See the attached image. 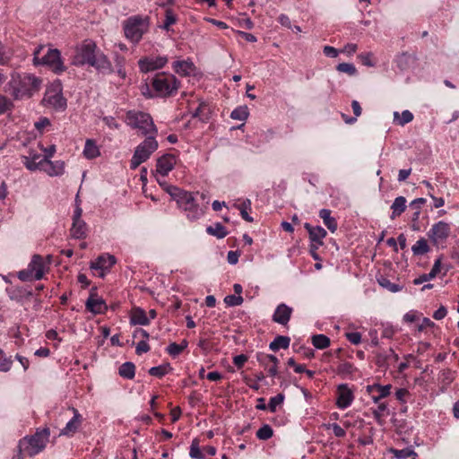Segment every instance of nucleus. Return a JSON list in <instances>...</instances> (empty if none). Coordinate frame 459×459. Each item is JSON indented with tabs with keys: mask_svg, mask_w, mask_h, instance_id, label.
<instances>
[{
	"mask_svg": "<svg viewBox=\"0 0 459 459\" xmlns=\"http://www.w3.org/2000/svg\"><path fill=\"white\" fill-rule=\"evenodd\" d=\"M40 84V79L26 73H13L8 82L10 93L16 100L30 98L39 90Z\"/></svg>",
	"mask_w": 459,
	"mask_h": 459,
	"instance_id": "nucleus-1",
	"label": "nucleus"
},
{
	"mask_svg": "<svg viewBox=\"0 0 459 459\" xmlns=\"http://www.w3.org/2000/svg\"><path fill=\"white\" fill-rule=\"evenodd\" d=\"M165 190L177 202L178 207L186 212L189 220H198L204 214V210L199 206L191 192L175 186H167Z\"/></svg>",
	"mask_w": 459,
	"mask_h": 459,
	"instance_id": "nucleus-2",
	"label": "nucleus"
},
{
	"mask_svg": "<svg viewBox=\"0 0 459 459\" xmlns=\"http://www.w3.org/2000/svg\"><path fill=\"white\" fill-rule=\"evenodd\" d=\"M33 64L34 65H46L56 74H60L66 70L60 51L43 45H39L34 49Z\"/></svg>",
	"mask_w": 459,
	"mask_h": 459,
	"instance_id": "nucleus-3",
	"label": "nucleus"
},
{
	"mask_svg": "<svg viewBox=\"0 0 459 459\" xmlns=\"http://www.w3.org/2000/svg\"><path fill=\"white\" fill-rule=\"evenodd\" d=\"M50 431L48 428L38 429L32 436H26L19 441L20 451H24L32 457L43 451L48 442Z\"/></svg>",
	"mask_w": 459,
	"mask_h": 459,
	"instance_id": "nucleus-4",
	"label": "nucleus"
},
{
	"mask_svg": "<svg viewBox=\"0 0 459 459\" xmlns=\"http://www.w3.org/2000/svg\"><path fill=\"white\" fill-rule=\"evenodd\" d=\"M149 17L134 15L131 16L124 22L123 29L125 36L132 43H138L144 33L149 30Z\"/></svg>",
	"mask_w": 459,
	"mask_h": 459,
	"instance_id": "nucleus-5",
	"label": "nucleus"
},
{
	"mask_svg": "<svg viewBox=\"0 0 459 459\" xmlns=\"http://www.w3.org/2000/svg\"><path fill=\"white\" fill-rule=\"evenodd\" d=\"M126 122L132 128L138 129L143 135L157 134V127L148 113L129 110L126 115Z\"/></svg>",
	"mask_w": 459,
	"mask_h": 459,
	"instance_id": "nucleus-6",
	"label": "nucleus"
},
{
	"mask_svg": "<svg viewBox=\"0 0 459 459\" xmlns=\"http://www.w3.org/2000/svg\"><path fill=\"white\" fill-rule=\"evenodd\" d=\"M152 85L155 95L166 98L175 94L180 85L175 75L169 73H158L152 79Z\"/></svg>",
	"mask_w": 459,
	"mask_h": 459,
	"instance_id": "nucleus-7",
	"label": "nucleus"
},
{
	"mask_svg": "<svg viewBox=\"0 0 459 459\" xmlns=\"http://www.w3.org/2000/svg\"><path fill=\"white\" fill-rule=\"evenodd\" d=\"M158 146L159 144L154 135L147 136L145 140L135 148L130 161V168L135 169L143 162L146 161L152 153L158 149Z\"/></svg>",
	"mask_w": 459,
	"mask_h": 459,
	"instance_id": "nucleus-8",
	"label": "nucleus"
},
{
	"mask_svg": "<svg viewBox=\"0 0 459 459\" xmlns=\"http://www.w3.org/2000/svg\"><path fill=\"white\" fill-rule=\"evenodd\" d=\"M98 51L99 48L94 41L91 39L84 40L77 48V54L74 58L73 64L75 65H90Z\"/></svg>",
	"mask_w": 459,
	"mask_h": 459,
	"instance_id": "nucleus-9",
	"label": "nucleus"
},
{
	"mask_svg": "<svg viewBox=\"0 0 459 459\" xmlns=\"http://www.w3.org/2000/svg\"><path fill=\"white\" fill-rule=\"evenodd\" d=\"M450 233V225L443 221H440L432 225L431 229L428 232V237L434 245H437L446 241Z\"/></svg>",
	"mask_w": 459,
	"mask_h": 459,
	"instance_id": "nucleus-10",
	"label": "nucleus"
},
{
	"mask_svg": "<svg viewBox=\"0 0 459 459\" xmlns=\"http://www.w3.org/2000/svg\"><path fill=\"white\" fill-rule=\"evenodd\" d=\"M91 61L90 66L95 68L100 74H110L115 71L108 57L100 49Z\"/></svg>",
	"mask_w": 459,
	"mask_h": 459,
	"instance_id": "nucleus-11",
	"label": "nucleus"
},
{
	"mask_svg": "<svg viewBox=\"0 0 459 459\" xmlns=\"http://www.w3.org/2000/svg\"><path fill=\"white\" fill-rule=\"evenodd\" d=\"M86 309L92 314H105L108 311V306L105 300L96 292L91 291L89 298L85 302Z\"/></svg>",
	"mask_w": 459,
	"mask_h": 459,
	"instance_id": "nucleus-12",
	"label": "nucleus"
},
{
	"mask_svg": "<svg viewBox=\"0 0 459 459\" xmlns=\"http://www.w3.org/2000/svg\"><path fill=\"white\" fill-rule=\"evenodd\" d=\"M168 62L166 56L144 57L138 61V65L143 73H148L162 68Z\"/></svg>",
	"mask_w": 459,
	"mask_h": 459,
	"instance_id": "nucleus-13",
	"label": "nucleus"
},
{
	"mask_svg": "<svg viewBox=\"0 0 459 459\" xmlns=\"http://www.w3.org/2000/svg\"><path fill=\"white\" fill-rule=\"evenodd\" d=\"M116 264V258L111 255H101L91 263V269L99 271V276L104 277L106 271Z\"/></svg>",
	"mask_w": 459,
	"mask_h": 459,
	"instance_id": "nucleus-14",
	"label": "nucleus"
},
{
	"mask_svg": "<svg viewBox=\"0 0 459 459\" xmlns=\"http://www.w3.org/2000/svg\"><path fill=\"white\" fill-rule=\"evenodd\" d=\"M43 100L56 109H65L66 107V100L54 89L47 90Z\"/></svg>",
	"mask_w": 459,
	"mask_h": 459,
	"instance_id": "nucleus-15",
	"label": "nucleus"
},
{
	"mask_svg": "<svg viewBox=\"0 0 459 459\" xmlns=\"http://www.w3.org/2000/svg\"><path fill=\"white\" fill-rule=\"evenodd\" d=\"M338 396L336 400V404L340 409H346L353 402L354 395L351 390L345 384H342L338 386Z\"/></svg>",
	"mask_w": 459,
	"mask_h": 459,
	"instance_id": "nucleus-16",
	"label": "nucleus"
},
{
	"mask_svg": "<svg viewBox=\"0 0 459 459\" xmlns=\"http://www.w3.org/2000/svg\"><path fill=\"white\" fill-rule=\"evenodd\" d=\"M175 164L176 157L173 154H164L157 160L156 171L165 177L173 169Z\"/></svg>",
	"mask_w": 459,
	"mask_h": 459,
	"instance_id": "nucleus-17",
	"label": "nucleus"
},
{
	"mask_svg": "<svg viewBox=\"0 0 459 459\" xmlns=\"http://www.w3.org/2000/svg\"><path fill=\"white\" fill-rule=\"evenodd\" d=\"M420 319V317H404L410 329L415 332L421 333L434 326V323L429 317H423L421 322Z\"/></svg>",
	"mask_w": 459,
	"mask_h": 459,
	"instance_id": "nucleus-18",
	"label": "nucleus"
},
{
	"mask_svg": "<svg viewBox=\"0 0 459 459\" xmlns=\"http://www.w3.org/2000/svg\"><path fill=\"white\" fill-rule=\"evenodd\" d=\"M391 385H380L374 384L367 386V392L371 394V398L375 403H378L379 401L390 394Z\"/></svg>",
	"mask_w": 459,
	"mask_h": 459,
	"instance_id": "nucleus-19",
	"label": "nucleus"
},
{
	"mask_svg": "<svg viewBox=\"0 0 459 459\" xmlns=\"http://www.w3.org/2000/svg\"><path fill=\"white\" fill-rule=\"evenodd\" d=\"M74 412L73 418L66 423L65 427L60 431V435L71 437L73 436L79 429L82 422V415L79 411L72 408Z\"/></svg>",
	"mask_w": 459,
	"mask_h": 459,
	"instance_id": "nucleus-20",
	"label": "nucleus"
},
{
	"mask_svg": "<svg viewBox=\"0 0 459 459\" xmlns=\"http://www.w3.org/2000/svg\"><path fill=\"white\" fill-rule=\"evenodd\" d=\"M304 228L307 230L309 235V239L312 243H317L318 245H323L324 238L326 237V230L321 226H312L309 223L306 222L304 224Z\"/></svg>",
	"mask_w": 459,
	"mask_h": 459,
	"instance_id": "nucleus-21",
	"label": "nucleus"
},
{
	"mask_svg": "<svg viewBox=\"0 0 459 459\" xmlns=\"http://www.w3.org/2000/svg\"><path fill=\"white\" fill-rule=\"evenodd\" d=\"M28 267L34 274V280H40L44 275V262L39 255H34Z\"/></svg>",
	"mask_w": 459,
	"mask_h": 459,
	"instance_id": "nucleus-22",
	"label": "nucleus"
},
{
	"mask_svg": "<svg viewBox=\"0 0 459 459\" xmlns=\"http://www.w3.org/2000/svg\"><path fill=\"white\" fill-rule=\"evenodd\" d=\"M70 231L72 237L74 238H85L87 236V225L82 220L73 221Z\"/></svg>",
	"mask_w": 459,
	"mask_h": 459,
	"instance_id": "nucleus-23",
	"label": "nucleus"
},
{
	"mask_svg": "<svg viewBox=\"0 0 459 459\" xmlns=\"http://www.w3.org/2000/svg\"><path fill=\"white\" fill-rule=\"evenodd\" d=\"M331 210L321 209L319 211V217L323 220L324 224L331 232H334L337 230L338 224L336 219L331 216Z\"/></svg>",
	"mask_w": 459,
	"mask_h": 459,
	"instance_id": "nucleus-24",
	"label": "nucleus"
},
{
	"mask_svg": "<svg viewBox=\"0 0 459 459\" xmlns=\"http://www.w3.org/2000/svg\"><path fill=\"white\" fill-rule=\"evenodd\" d=\"M173 68L176 73L180 75H189L195 69V65L191 61L181 60L173 63Z\"/></svg>",
	"mask_w": 459,
	"mask_h": 459,
	"instance_id": "nucleus-25",
	"label": "nucleus"
},
{
	"mask_svg": "<svg viewBox=\"0 0 459 459\" xmlns=\"http://www.w3.org/2000/svg\"><path fill=\"white\" fill-rule=\"evenodd\" d=\"M45 165H48V169H44L45 171L51 177L61 176L65 172V162L62 160L56 161H46Z\"/></svg>",
	"mask_w": 459,
	"mask_h": 459,
	"instance_id": "nucleus-26",
	"label": "nucleus"
},
{
	"mask_svg": "<svg viewBox=\"0 0 459 459\" xmlns=\"http://www.w3.org/2000/svg\"><path fill=\"white\" fill-rule=\"evenodd\" d=\"M392 215L391 219L394 220L400 216L406 209V199L403 196H398L394 199L391 205Z\"/></svg>",
	"mask_w": 459,
	"mask_h": 459,
	"instance_id": "nucleus-27",
	"label": "nucleus"
},
{
	"mask_svg": "<svg viewBox=\"0 0 459 459\" xmlns=\"http://www.w3.org/2000/svg\"><path fill=\"white\" fill-rule=\"evenodd\" d=\"M120 377L126 379H133L135 376V366L133 362L126 361L118 368Z\"/></svg>",
	"mask_w": 459,
	"mask_h": 459,
	"instance_id": "nucleus-28",
	"label": "nucleus"
},
{
	"mask_svg": "<svg viewBox=\"0 0 459 459\" xmlns=\"http://www.w3.org/2000/svg\"><path fill=\"white\" fill-rule=\"evenodd\" d=\"M311 342L316 349L324 350L330 346L331 341L325 334H314L311 336Z\"/></svg>",
	"mask_w": 459,
	"mask_h": 459,
	"instance_id": "nucleus-29",
	"label": "nucleus"
},
{
	"mask_svg": "<svg viewBox=\"0 0 459 459\" xmlns=\"http://www.w3.org/2000/svg\"><path fill=\"white\" fill-rule=\"evenodd\" d=\"M290 343V337L283 336V335H278L270 343L269 348L273 351H277L280 349H287V348H289Z\"/></svg>",
	"mask_w": 459,
	"mask_h": 459,
	"instance_id": "nucleus-30",
	"label": "nucleus"
},
{
	"mask_svg": "<svg viewBox=\"0 0 459 459\" xmlns=\"http://www.w3.org/2000/svg\"><path fill=\"white\" fill-rule=\"evenodd\" d=\"M206 232L212 236H215L218 238H223L228 235V231L225 227L220 223L216 222L213 225H210L206 228Z\"/></svg>",
	"mask_w": 459,
	"mask_h": 459,
	"instance_id": "nucleus-31",
	"label": "nucleus"
},
{
	"mask_svg": "<svg viewBox=\"0 0 459 459\" xmlns=\"http://www.w3.org/2000/svg\"><path fill=\"white\" fill-rule=\"evenodd\" d=\"M172 369L173 368L169 363H165L151 368L148 372L152 377L161 378L162 377L172 371Z\"/></svg>",
	"mask_w": 459,
	"mask_h": 459,
	"instance_id": "nucleus-32",
	"label": "nucleus"
},
{
	"mask_svg": "<svg viewBox=\"0 0 459 459\" xmlns=\"http://www.w3.org/2000/svg\"><path fill=\"white\" fill-rule=\"evenodd\" d=\"M83 154L87 159H94L100 155V151L93 140H86Z\"/></svg>",
	"mask_w": 459,
	"mask_h": 459,
	"instance_id": "nucleus-33",
	"label": "nucleus"
},
{
	"mask_svg": "<svg viewBox=\"0 0 459 459\" xmlns=\"http://www.w3.org/2000/svg\"><path fill=\"white\" fill-rule=\"evenodd\" d=\"M378 284L390 292L395 293L403 290V286L397 283L391 282L389 279L385 276L377 278Z\"/></svg>",
	"mask_w": 459,
	"mask_h": 459,
	"instance_id": "nucleus-34",
	"label": "nucleus"
},
{
	"mask_svg": "<svg viewBox=\"0 0 459 459\" xmlns=\"http://www.w3.org/2000/svg\"><path fill=\"white\" fill-rule=\"evenodd\" d=\"M235 206L239 210L243 220L247 222H252L254 221L247 212V211L251 210V201L249 199H246L240 204H235Z\"/></svg>",
	"mask_w": 459,
	"mask_h": 459,
	"instance_id": "nucleus-35",
	"label": "nucleus"
},
{
	"mask_svg": "<svg viewBox=\"0 0 459 459\" xmlns=\"http://www.w3.org/2000/svg\"><path fill=\"white\" fill-rule=\"evenodd\" d=\"M391 452L394 455L397 459H406L411 457L416 459L417 454L411 447H405L403 449H392Z\"/></svg>",
	"mask_w": 459,
	"mask_h": 459,
	"instance_id": "nucleus-36",
	"label": "nucleus"
},
{
	"mask_svg": "<svg viewBox=\"0 0 459 459\" xmlns=\"http://www.w3.org/2000/svg\"><path fill=\"white\" fill-rule=\"evenodd\" d=\"M414 255H421L429 251V247L425 238H420L411 247Z\"/></svg>",
	"mask_w": 459,
	"mask_h": 459,
	"instance_id": "nucleus-37",
	"label": "nucleus"
},
{
	"mask_svg": "<svg viewBox=\"0 0 459 459\" xmlns=\"http://www.w3.org/2000/svg\"><path fill=\"white\" fill-rule=\"evenodd\" d=\"M187 347V342L184 340L181 343L171 342L167 348V352L173 358L178 356Z\"/></svg>",
	"mask_w": 459,
	"mask_h": 459,
	"instance_id": "nucleus-38",
	"label": "nucleus"
},
{
	"mask_svg": "<svg viewBox=\"0 0 459 459\" xmlns=\"http://www.w3.org/2000/svg\"><path fill=\"white\" fill-rule=\"evenodd\" d=\"M40 156L39 154H35L32 159H29L28 157H23L24 161L23 164L27 169L30 171H34L39 168H43L45 164H41L40 160L37 161Z\"/></svg>",
	"mask_w": 459,
	"mask_h": 459,
	"instance_id": "nucleus-39",
	"label": "nucleus"
},
{
	"mask_svg": "<svg viewBox=\"0 0 459 459\" xmlns=\"http://www.w3.org/2000/svg\"><path fill=\"white\" fill-rule=\"evenodd\" d=\"M210 108L207 104L202 102L195 110L193 117H199L202 121H206L209 118Z\"/></svg>",
	"mask_w": 459,
	"mask_h": 459,
	"instance_id": "nucleus-40",
	"label": "nucleus"
},
{
	"mask_svg": "<svg viewBox=\"0 0 459 459\" xmlns=\"http://www.w3.org/2000/svg\"><path fill=\"white\" fill-rule=\"evenodd\" d=\"M248 108L247 106H239L236 108L230 114L232 119L244 121L248 117Z\"/></svg>",
	"mask_w": 459,
	"mask_h": 459,
	"instance_id": "nucleus-41",
	"label": "nucleus"
},
{
	"mask_svg": "<svg viewBox=\"0 0 459 459\" xmlns=\"http://www.w3.org/2000/svg\"><path fill=\"white\" fill-rule=\"evenodd\" d=\"M177 22V16L171 9L165 11V21L161 29L167 31L170 30V26Z\"/></svg>",
	"mask_w": 459,
	"mask_h": 459,
	"instance_id": "nucleus-42",
	"label": "nucleus"
},
{
	"mask_svg": "<svg viewBox=\"0 0 459 459\" xmlns=\"http://www.w3.org/2000/svg\"><path fill=\"white\" fill-rule=\"evenodd\" d=\"M256 437L260 440H268L273 435L272 427L268 424H264L257 431Z\"/></svg>",
	"mask_w": 459,
	"mask_h": 459,
	"instance_id": "nucleus-43",
	"label": "nucleus"
},
{
	"mask_svg": "<svg viewBox=\"0 0 459 459\" xmlns=\"http://www.w3.org/2000/svg\"><path fill=\"white\" fill-rule=\"evenodd\" d=\"M336 70L341 73H345L351 76L357 74V69L353 64L351 63H341L336 66Z\"/></svg>",
	"mask_w": 459,
	"mask_h": 459,
	"instance_id": "nucleus-44",
	"label": "nucleus"
},
{
	"mask_svg": "<svg viewBox=\"0 0 459 459\" xmlns=\"http://www.w3.org/2000/svg\"><path fill=\"white\" fill-rule=\"evenodd\" d=\"M284 401V394H278L277 395L271 397L268 403V409L270 411L274 412L277 406L281 405Z\"/></svg>",
	"mask_w": 459,
	"mask_h": 459,
	"instance_id": "nucleus-45",
	"label": "nucleus"
},
{
	"mask_svg": "<svg viewBox=\"0 0 459 459\" xmlns=\"http://www.w3.org/2000/svg\"><path fill=\"white\" fill-rule=\"evenodd\" d=\"M116 63V72L122 78L125 79L126 73L124 68L125 58L119 55H116L115 56Z\"/></svg>",
	"mask_w": 459,
	"mask_h": 459,
	"instance_id": "nucleus-46",
	"label": "nucleus"
},
{
	"mask_svg": "<svg viewBox=\"0 0 459 459\" xmlns=\"http://www.w3.org/2000/svg\"><path fill=\"white\" fill-rule=\"evenodd\" d=\"M12 53L10 48L0 42V65H6L10 61Z\"/></svg>",
	"mask_w": 459,
	"mask_h": 459,
	"instance_id": "nucleus-47",
	"label": "nucleus"
},
{
	"mask_svg": "<svg viewBox=\"0 0 459 459\" xmlns=\"http://www.w3.org/2000/svg\"><path fill=\"white\" fill-rule=\"evenodd\" d=\"M224 302L228 307L239 306L243 303V298L238 295H227L224 298Z\"/></svg>",
	"mask_w": 459,
	"mask_h": 459,
	"instance_id": "nucleus-48",
	"label": "nucleus"
},
{
	"mask_svg": "<svg viewBox=\"0 0 459 459\" xmlns=\"http://www.w3.org/2000/svg\"><path fill=\"white\" fill-rule=\"evenodd\" d=\"M189 455H190V457L195 458V459H203L204 458V455L199 447L198 441L196 439H194L191 444Z\"/></svg>",
	"mask_w": 459,
	"mask_h": 459,
	"instance_id": "nucleus-49",
	"label": "nucleus"
},
{
	"mask_svg": "<svg viewBox=\"0 0 459 459\" xmlns=\"http://www.w3.org/2000/svg\"><path fill=\"white\" fill-rule=\"evenodd\" d=\"M354 371V366L350 362L341 363L337 367V373L342 375H350Z\"/></svg>",
	"mask_w": 459,
	"mask_h": 459,
	"instance_id": "nucleus-50",
	"label": "nucleus"
},
{
	"mask_svg": "<svg viewBox=\"0 0 459 459\" xmlns=\"http://www.w3.org/2000/svg\"><path fill=\"white\" fill-rule=\"evenodd\" d=\"M345 337L354 345H358L361 342V334L359 332H347L345 333Z\"/></svg>",
	"mask_w": 459,
	"mask_h": 459,
	"instance_id": "nucleus-51",
	"label": "nucleus"
},
{
	"mask_svg": "<svg viewBox=\"0 0 459 459\" xmlns=\"http://www.w3.org/2000/svg\"><path fill=\"white\" fill-rule=\"evenodd\" d=\"M258 360L264 365H267L268 362H272L273 365H278L279 363L278 359L272 354H262L258 356Z\"/></svg>",
	"mask_w": 459,
	"mask_h": 459,
	"instance_id": "nucleus-52",
	"label": "nucleus"
},
{
	"mask_svg": "<svg viewBox=\"0 0 459 459\" xmlns=\"http://www.w3.org/2000/svg\"><path fill=\"white\" fill-rule=\"evenodd\" d=\"M292 308L285 304H281L277 307L273 316H290Z\"/></svg>",
	"mask_w": 459,
	"mask_h": 459,
	"instance_id": "nucleus-53",
	"label": "nucleus"
},
{
	"mask_svg": "<svg viewBox=\"0 0 459 459\" xmlns=\"http://www.w3.org/2000/svg\"><path fill=\"white\" fill-rule=\"evenodd\" d=\"M102 121L110 129H119L120 127V125L116 121L115 117L111 116L103 117Z\"/></svg>",
	"mask_w": 459,
	"mask_h": 459,
	"instance_id": "nucleus-54",
	"label": "nucleus"
},
{
	"mask_svg": "<svg viewBox=\"0 0 459 459\" xmlns=\"http://www.w3.org/2000/svg\"><path fill=\"white\" fill-rule=\"evenodd\" d=\"M12 106V102L6 97L0 95V114L5 113Z\"/></svg>",
	"mask_w": 459,
	"mask_h": 459,
	"instance_id": "nucleus-55",
	"label": "nucleus"
},
{
	"mask_svg": "<svg viewBox=\"0 0 459 459\" xmlns=\"http://www.w3.org/2000/svg\"><path fill=\"white\" fill-rule=\"evenodd\" d=\"M413 119V114L409 110H404L402 112L401 118L398 120V124L400 126H404Z\"/></svg>",
	"mask_w": 459,
	"mask_h": 459,
	"instance_id": "nucleus-56",
	"label": "nucleus"
},
{
	"mask_svg": "<svg viewBox=\"0 0 459 459\" xmlns=\"http://www.w3.org/2000/svg\"><path fill=\"white\" fill-rule=\"evenodd\" d=\"M18 277L22 281H29L34 279V274L31 273V270L28 267L26 270L20 271L18 273Z\"/></svg>",
	"mask_w": 459,
	"mask_h": 459,
	"instance_id": "nucleus-57",
	"label": "nucleus"
},
{
	"mask_svg": "<svg viewBox=\"0 0 459 459\" xmlns=\"http://www.w3.org/2000/svg\"><path fill=\"white\" fill-rule=\"evenodd\" d=\"M45 157L40 160L41 164H45L46 161L50 160L49 159L54 155L56 152V146L51 145L48 148L44 149Z\"/></svg>",
	"mask_w": 459,
	"mask_h": 459,
	"instance_id": "nucleus-58",
	"label": "nucleus"
},
{
	"mask_svg": "<svg viewBox=\"0 0 459 459\" xmlns=\"http://www.w3.org/2000/svg\"><path fill=\"white\" fill-rule=\"evenodd\" d=\"M149 350L150 345L148 344V342L146 341H140L136 345L135 352L136 354L141 355L142 353L149 351Z\"/></svg>",
	"mask_w": 459,
	"mask_h": 459,
	"instance_id": "nucleus-59",
	"label": "nucleus"
},
{
	"mask_svg": "<svg viewBox=\"0 0 459 459\" xmlns=\"http://www.w3.org/2000/svg\"><path fill=\"white\" fill-rule=\"evenodd\" d=\"M247 357L245 354H239L233 358V364L240 369L247 362Z\"/></svg>",
	"mask_w": 459,
	"mask_h": 459,
	"instance_id": "nucleus-60",
	"label": "nucleus"
},
{
	"mask_svg": "<svg viewBox=\"0 0 459 459\" xmlns=\"http://www.w3.org/2000/svg\"><path fill=\"white\" fill-rule=\"evenodd\" d=\"M387 410V404L385 403H378L377 408L373 411L375 419H379L384 415V412Z\"/></svg>",
	"mask_w": 459,
	"mask_h": 459,
	"instance_id": "nucleus-61",
	"label": "nucleus"
},
{
	"mask_svg": "<svg viewBox=\"0 0 459 459\" xmlns=\"http://www.w3.org/2000/svg\"><path fill=\"white\" fill-rule=\"evenodd\" d=\"M330 429H332L334 436L337 437H343L346 435V431L337 423L331 424Z\"/></svg>",
	"mask_w": 459,
	"mask_h": 459,
	"instance_id": "nucleus-62",
	"label": "nucleus"
},
{
	"mask_svg": "<svg viewBox=\"0 0 459 459\" xmlns=\"http://www.w3.org/2000/svg\"><path fill=\"white\" fill-rule=\"evenodd\" d=\"M435 277L430 273H423V274L420 275L418 278L414 279L413 280V283L415 285H420V284H422L423 282L430 281V280H432Z\"/></svg>",
	"mask_w": 459,
	"mask_h": 459,
	"instance_id": "nucleus-63",
	"label": "nucleus"
},
{
	"mask_svg": "<svg viewBox=\"0 0 459 459\" xmlns=\"http://www.w3.org/2000/svg\"><path fill=\"white\" fill-rule=\"evenodd\" d=\"M324 54L328 57H337L339 55V50L331 46H325L323 49Z\"/></svg>",
	"mask_w": 459,
	"mask_h": 459,
	"instance_id": "nucleus-64",
	"label": "nucleus"
}]
</instances>
